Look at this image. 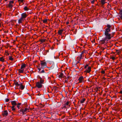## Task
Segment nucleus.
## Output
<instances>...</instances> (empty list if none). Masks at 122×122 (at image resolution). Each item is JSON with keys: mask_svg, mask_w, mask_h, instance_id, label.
<instances>
[{"mask_svg": "<svg viewBox=\"0 0 122 122\" xmlns=\"http://www.w3.org/2000/svg\"><path fill=\"white\" fill-rule=\"evenodd\" d=\"M63 30L61 29L59 30L58 31V34L60 35H61L62 34V32Z\"/></svg>", "mask_w": 122, "mask_h": 122, "instance_id": "nucleus-14", "label": "nucleus"}, {"mask_svg": "<svg viewBox=\"0 0 122 122\" xmlns=\"http://www.w3.org/2000/svg\"><path fill=\"white\" fill-rule=\"evenodd\" d=\"M55 70H58V67L57 65H56L55 66Z\"/></svg>", "mask_w": 122, "mask_h": 122, "instance_id": "nucleus-33", "label": "nucleus"}, {"mask_svg": "<svg viewBox=\"0 0 122 122\" xmlns=\"http://www.w3.org/2000/svg\"><path fill=\"white\" fill-rule=\"evenodd\" d=\"M9 101V99L7 98L5 99V101L6 102H8Z\"/></svg>", "mask_w": 122, "mask_h": 122, "instance_id": "nucleus-34", "label": "nucleus"}, {"mask_svg": "<svg viewBox=\"0 0 122 122\" xmlns=\"http://www.w3.org/2000/svg\"><path fill=\"white\" fill-rule=\"evenodd\" d=\"M106 27L107 28L105 29L104 32V35L105 37L104 38H102V40H100L99 42L101 44H104L106 45L108 43L107 41L111 39V38L113 37L109 33L111 32V25L107 24Z\"/></svg>", "mask_w": 122, "mask_h": 122, "instance_id": "nucleus-1", "label": "nucleus"}, {"mask_svg": "<svg viewBox=\"0 0 122 122\" xmlns=\"http://www.w3.org/2000/svg\"><path fill=\"white\" fill-rule=\"evenodd\" d=\"M8 5L10 8H12L13 6L11 4V3H10L8 4Z\"/></svg>", "mask_w": 122, "mask_h": 122, "instance_id": "nucleus-22", "label": "nucleus"}, {"mask_svg": "<svg viewBox=\"0 0 122 122\" xmlns=\"http://www.w3.org/2000/svg\"><path fill=\"white\" fill-rule=\"evenodd\" d=\"M20 87L21 90H23L25 88V86H24L22 84V83L20 84Z\"/></svg>", "mask_w": 122, "mask_h": 122, "instance_id": "nucleus-11", "label": "nucleus"}, {"mask_svg": "<svg viewBox=\"0 0 122 122\" xmlns=\"http://www.w3.org/2000/svg\"><path fill=\"white\" fill-rule=\"evenodd\" d=\"M19 111L20 112H22V111H23V109H21L19 110Z\"/></svg>", "mask_w": 122, "mask_h": 122, "instance_id": "nucleus-44", "label": "nucleus"}, {"mask_svg": "<svg viewBox=\"0 0 122 122\" xmlns=\"http://www.w3.org/2000/svg\"><path fill=\"white\" fill-rule=\"evenodd\" d=\"M43 83H41L39 82H37L36 83V86L38 88H41L42 87V84Z\"/></svg>", "mask_w": 122, "mask_h": 122, "instance_id": "nucleus-3", "label": "nucleus"}, {"mask_svg": "<svg viewBox=\"0 0 122 122\" xmlns=\"http://www.w3.org/2000/svg\"><path fill=\"white\" fill-rule=\"evenodd\" d=\"M24 9L25 11H27L28 10V9L26 6L24 7Z\"/></svg>", "mask_w": 122, "mask_h": 122, "instance_id": "nucleus-26", "label": "nucleus"}, {"mask_svg": "<svg viewBox=\"0 0 122 122\" xmlns=\"http://www.w3.org/2000/svg\"><path fill=\"white\" fill-rule=\"evenodd\" d=\"M49 52V51L48 50H47V52Z\"/></svg>", "mask_w": 122, "mask_h": 122, "instance_id": "nucleus-59", "label": "nucleus"}, {"mask_svg": "<svg viewBox=\"0 0 122 122\" xmlns=\"http://www.w3.org/2000/svg\"><path fill=\"white\" fill-rule=\"evenodd\" d=\"M37 77L40 79V81L41 83H44V81L43 79H42L41 77L39 75H38Z\"/></svg>", "mask_w": 122, "mask_h": 122, "instance_id": "nucleus-7", "label": "nucleus"}, {"mask_svg": "<svg viewBox=\"0 0 122 122\" xmlns=\"http://www.w3.org/2000/svg\"><path fill=\"white\" fill-rule=\"evenodd\" d=\"M88 64H86L84 68L85 69H86L87 67H88Z\"/></svg>", "mask_w": 122, "mask_h": 122, "instance_id": "nucleus-37", "label": "nucleus"}, {"mask_svg": "<svg viewBox=\"0 0 122 122\" xmlns=\"http://www.w3.org/2000/svg\"><path fill=\"white\" fill-rule=\"evenodd\" d=\"M83 55V54H82L81 53L80 54V56H79V58L80 59H82V56H82V55Z\"/></svg>", "mask_w": 122, "mask_h": 122, "instance_id": "nucleus-24", "label": "nucleus"}, {"mask_svg": "<svg viewBox=\"0 0 122 122\" xmlns=\"http://www.w3.org/2000/svg\"><path fill=\"white\" fill-rule=\"evenodd\" d=\"M9 59L11 61H12L13 60V58L11 57V56H9Z\"/></svg>", "mask_w": 122, "mask_h": 122, "instance_id": "nucleus-29", "label": "nucleus"}, {"mask_svg": "<svg viewBox=\"0 0 122 122\" xmlns=\"http://www.w3.org/2000/svg\"><path fill=\"white\" fill-rule=\"evenodd\" d=\"M21 104V103H18L17 104V107L18 108V109L20 108V105Z\"/></svg>", "mask_w": 122, "mask_h": 122, "instance_id": "nucleus-25", "label": "nucleus"}, {"mask_svg": "<svg viewBox=\"0 0 122 122\" xmlns=\"http://www.w3.org/2000/svg\"><path fill=\"white\" fill-rule=\"evenodd\" d=\"M105 48H103L102 47H101V49L102 50V51H103L104 49H105Z\"/></svg>", "mask_w": 122, "mask_h": 122, "instance_id": "nucleus-45", "label": "nucleus"}, {"mask_svg": "<svg viewBox=\"0 0 122 122\" xmlns=\"http://www.w3.org/2000/svg\"><path fill=\"white\" fill-rule=\"evenodd\" d=\"M21 17L22 19H23V18H25L27 16L26 14L25 13H22L21 14Z\"/></svg>", "mask_w": 122, "mask_h": 122, "instance_id": "nucleus-5", "label": "nucleus"}, {"mask_svg": "<svg viewBox=\"0 0 122 122\" xmlns=\"http://www.w3.org/2000/svg\"><path fill=\"white\" fill-rule=\"evenodd\" d=\"M29 109L28 108H25L24 109H23V111L22 112V113L23 114L25 113V112H26L29 111Z\"/></svg>", "mask_w": 122, "mask_h": 122, "instance_id": "nucleus-9", "label": "nucleus"}, {"mask_svg": "<svg viewBox=\"0 0 122 122\" xmlns=\"http://www.w3.org/2000/svg\"><path fill=\"white\" fill-rule=\"evenodd\" d=\"M1 14L0 13V17L1 16Z\"/></svg>", "mask_w": 122, "mask_h": 122, "instance_id": "nucleus-56", "label": "nucleus"}, {"mask_svg": "<svg viewBox=\"0 0 122 122\" xmlns=\"http://www.w3.org/2000/svg\"><path fill=\"white\" fill-rule=\"evenodd\" d=\"M45 71L44 70H42L39 73H44L45 72Z\"/></svg>", "mask_w": 122, "mask_h": 122, "instance_id": "nucleus-31", "label": "nucleus"}, {"mask_svg": "<svg viewBox=\"0 0 122 122\" xmlns=\"http://www.w3.org/2000/svg\"><path fill=\"white\" fill-rule=\"evenodd\" d=\"M69 104V102L68 101H67V102L65 104V105H68Z\"/></svg>", "mask_w": 122, "mask_h": 122, "instance_id": "nucleus-36", "label": "nucleus"}, {"mask_svg": "<svg viewBox=\"0 0 122 122\" xmlns=\"http://www.w3.org/2000/svg\"><path fill=\"white\" fill-rule=\"evenodd\" d=\"M86 99L85 98H83L80 101V102L81 103H83L84 101H85Z\"/></svg>", "mask_w": 122, "mask_h": 122, "instance_id": "nucleus-18", "label": "nucleus"}, {"mask_svg": "<svg viewBox=\"0 0 122 122\" xmlns=\"http://www.w3.org/2000/svg\"><path fill=\"white\" fill-rule=\"evenodd\" d=\"M120 93L121 94H122V90H121L120 91Z\"/></svg>", "mask_w": 122, "mask_h": 122, "instance_id": "nucleus-50", "label": "nucleus"}, {"mask_svg": "<svg viewBox=\"0 0 122 122\" xmlns=\"http://www.w3.org/2000/svg\"><path fill=\"white\" fill-rule=\"evenodd\" d=\"M14 83L15 85L17 86H18L20 85V84H18V82H16L15 81H14Z\"/></svg>", "mask_w": 122, "mask_h": 122, "instance_id": "nucleus-21", "label": "nucleus"}, {"mask_svg": "<svg viewBox=\"0 0 122 122\" xmlns=\"http://www.w3.org/2000/svg\"><path fill=\"white\" fill-rule=\"evenodd\" d=\"M40 41L42 43L45 41V40L44 39H40Z\"/></svg>", "mask_w": 122, "mask_h": 122, "instance_id": "nucleus-27", "label": "nucleus"}, {"mask_svg": "<svg viewBox=\"0 0 122 122\" xmlns=\"http://www.w3.org/2000/svg\"><path fill=\"white\" fill-rule=\"evenodd\" d=\"M82 67H81V70H82Z\"/></svg>", "mask_w": 122, "mask_h": 122, "instance_id": "nucleus-62", "label": "nucleus"}, {"mask_svg": "<svg viewBox=\"0 0 122 122\" xmlns=\"http://www.w3.org/2000/svg\"><path fill=\"white\" fill-rule=\"evenodd\" d=\"M119 14H120L119 16L120 18L122 19V10H120Z\"/></svg>", "mask_w": 122, "mask_h": 122, "instance_id": "nucleus-13", "label": "nucleus"}, {"mask_svg": "<svg viewBox=\"0 0 122 122\" xmlns=\"http://www.w3.org/2000/svg\"><path fill=\"white\" fill-rule=\"evenodd\" d=\"M41 105L42 106V107H43L44 106L42 104H41Z\"/></svg>", "mask_w": 122, "mask_h": 122, "instance_id": "nucleus-60", "label": "nucleus"}, {"mask_svg": "<svg viewBox=\"0 0 122 122\" xmlns=\"http://www.w3.org/2000/svg\"><path fill=\"white\" fill-rule=\"evenodd\" d=\"M105 0H100V2H101L102 4L103 5L106 3L105 2Z\"/></svg>", "mask_w": 122, "mask_h": 122, "instance_id": "nucleus-15", "label": "nucleus"}, {"mask_svg": "<svg viewBox=\"0 0 122 122\" xmlns=\"http://www.w3.org/2000/svg\"><path fill=\"white\" fill-rule=\"evenodd\" d=\"M18 1L19 2H23V0H18Z\"/></svg>", "mask_w": 122, "mask_h": 122, "instance_id": "nucleus-32", "label": "nucleus"}, {"mask_svg": "<svg viewBox=\"0 0 122 122\" xmlns=\"http://www.w3.org/2000/svg\"><path fill=\"white\" fill-rule=\"evenodd\" d=\"M41 68L42 69H44L45 68L47 67L46 66V62H41Z\"/></svg>", "mask_w": 122, "mask_h": 122, "instance_id": "nucleus-2", "label": "nucleus"}, {"mask_svg": "<svg viewBox=\"0 0 122 122\" xmlns=\"http://www.w3.org/2000/svg\"><path fill=\"white\" fill-rule=\"evenodd\" d=\"M39 95H40V94L39 93V94H38L37 95H38V96H39Z\"/></svg>", "mask_w": 122, "mask_h": 122, "instance_id": "nucleus-61", "label": "nucleus"}, {"mask_svg": "<svg viewBox=\"0 0 122 122\" xmlns=\"http://www.w3.org/2000/svg\"><path fill=\"white\" fill-rule=\"evenodd\" d=\"M101 73L103 74H104L105 73V71H104L103 70L101 72Z\"/></svg>", "mask_w": 122, "mask_h": 122, "instance_id": "nucleus-40", "label": "nucleus"}, {"mask_svg": "<svg viewBox=\"0 0 122 122\" xmlns=\"http://www.w3.org/2000/svg\"><path fill=\"white\" fill-rule=\"evenodd\" d=\"M23 19H22V18H20L18 20V23L19 24H20L22 22V20Z\"/></svg>", "mask_w": 122, "mask_h": 122, "instance_id": "nucleus-17", "label": "nucleus"}, {"mask_svg": "<svg viewBox=\"0 0 122 122\" xmlns=\"http://www.w3.org/2000/svg\"><path fill=\"white\" fill-rule=\"evenodd\" d=\"M111 5L108 4V5H107V7H108L109 8V6L110 7H111Z\"/></svg>", "mask_w": 122, "mask_h": 122, "instance_id": "nucleus-38", "label": "nucleus"}, {"mask_svg": "<svg viewBox=\"0 0 122 122\" xmlns=\"http://www.w3.org/2000/svg\"><path fill=\"white\" fill-rule=\"evenodd\" d=\"M111 59L112 60H114L115 59V58L114 57H112Z\"/></svg>", "mask_w": 122, "mask_h": 122, "instance_id": "nucleus-41", "label": "nucleus"}, {"mask_svg": "<svg viewBox=\"0 0 122 122\" xmlns=\"http://www.w3.org/2000/svg\"><path fill=\"white\" fill-rule=\"evenodd\" d=\"M2 115L4 117H6L7 116L8 113L7 110H5L4 112H2Z\"/></svg>", "mask_w": 122, "mask_h": 122, "instance_id": "nucleus-4", "label": "nucleus"}, {"mask_svg": "<svg viewBox=\"0 0 122 122\" xmlns=\"http://www.w3.org/2000/svg\"><path fill=\"white\" fill-rule=\"evenodd\" d=\"M63 108H66V105H65V104H64V106H63Z\"/></svg>", "mask_w": 122, "mask_h": 122, "instance_id": "nucleus-35", "label": "nucleus"}, {"mask_svg": "<svg viewBox=\"0 0 122 122\" xmlns=\"http://www.w3.org/2000/svg\"><path fill=\"white\" fill-rule=\"evenodd\" d=\"M14 3V1H10V3Z\"/></svg>", "mask_w": 122, "mask_h": 122, "instance_id": "nucleus-39", "label": "nucleus"}, {"mask_svg": "<svg viewBox=\"0 0 122 122\" xmlns=\"http://www.w3.org/2000/svg\"><path fill=\"white\" fill-rule=\"evenodd\" d=\"M95 42V40H94L93 41H92V43H94Z\"/></svg>", "mask_w": 122, "mask_h": 122, "instance_id": "nucleus-53", "label": "nucleus"}, {"mask_svg": "<svg viewBox=\"0 0 122 122\" xmlns=\"http://www.w3.org/2000/svg\"><path fill=\"white\" fill-rule=\"evenodd\" d=\"M19 70V72L20 73H23V72L24 70V69H20Z\"/></svg>", "mask_w": 122, "mask_h": 122, "instance_id": "nucleus-20", "label": "nucleus"}, {"mask_svg": "<svg viewBox=\"0 0 122 122\" xmlns=\"http://www.w3.org/2000/svg\"><path fill=\"white\" fill-rule=\"evenodd\" d=\"M69 22H66V24L67 25H68V24H69Z\"/></svg>", "mask_w": 122, "mask_h": 122, "instance_id": "nucleus-52", "label": "nucleus"}, {"mask_svg": "<svg viewBox=\"0 0 122 122\" xmlns=\"http://www.w3.org/2000/svg\"><path fill=\"white\" fill-rule=\"evenodd\" d=\"M76 31L75 32H74V33L75 34H76V31H77V30H75Z\"/></svg>", "mask_w": 122, "mask_h": 122, "instance_id": "nucleus-47", "label": "nucleus"}, {"mask_svg": "<svg viewBox=\"0 0 122 122\" xmlns=\"http://www.w3.org/2000/svg\"><path fill=\"white\" fill-rule=\"evenodd\" d=\"M0 61L2 62H4V59L2 57H0Z\"/></svg>", "mask_w": 122, "mask_h": 122, "instance_id": "nucleus-28", "label": "nucleus"}, {"mask_svg": "<svg viewBox=\"0 0 122 122\" xmlns=\"http://www.w3.org/2000/svg\"><path fill=\"white\" fill-rule=\"evenodd\" d=\"M65 81L66 82H67V81L66 80H65Z\"/></svg>", "mask_w": 122, "mask_h": 122, "instance_id": "nucleus-57", "label": "nucleus"}, {"mask_svg": "<svg viewBox=\"0 0 122 122\" xmlns=\"http://www.w3.org/2000/svg\"><path fill=\"white\" fill-rule=\"evenodd\" d=\"M55 66V64L54 63L50 67H48L47 68H48L49 70H52L54 68Z\"/></svg>", "mask_w": 122, "mask_h": 122, "instance_id": "nucleus-8", "label": "nucleus"}, {"mask_svg": "<svg viewBox=\"0 0 122 122\" xmlns=\"http://www.w3.org/2000/svg\"><path fill=\"white\" fill-rule=\"evenodd\" d=\"M97 90L96 91L97 92V91H98V88L97 87Z\"/></svg>", "mask_w": 122, "mask_h": 122, "instance_id": "nucleus-49", "label": "nucleus"}, {"mask_svg": "<svg viewBox=\"0 0 122 122\" xmlns=\"http://www.w3.org/2000/svg\"><path fill=\"white\" fill-rule=\"evenodd\" d=\"M10 102L13 105L12 106H14L15 107V106L17 105L16 101H12Z\"/></svg>", "mask_w": 122, "mask_h": 122, "instance_id": "nucleus-6", "label": "nucleus"}, {"mask_svg": "<svg viewBox=\"0 0 122 122\" xmlns=\"http://www.w3.org/2000/svg\"><path fill=\"white\" fill-rule=\"evenodd\" d=\"M7 55H9V53H7Z\"/></svg>", "mask_w": 122, "mask_h": 122, "instance_id": "nucleus-58", "label": "nucleus"}, {"mask_svg": "<svg viewBox=\"0 0 122 122\" xmlns=\"http://www.w3.org/2000/svg\"><path fill=\"white\" fill-rule=\"evenodd\" d=\"M120 99H121V100H122V98H120Z\"/></svg>", "mask_w": 122, "mask_h": 122, "instance_id": "nucleus-64", "label": "nucleus"}, {"mask_svg": "<svg viewBox=\"0 0 122 122\" xmlns=\"http://www.w3.org/2000/svg\"><path fill=\"white\" fill-rule=\"evenodd\" d=\"M25 67V64H23L20 67V69H23Z\"/></svg>", "mask_w": 122, "mask_h": 122, "instance_id": "nucleus-19", "label": "nucleus"}, {"mask_svg": "<svg viewBox=\"0 0 122 122\" xmlns=\"http://www.w3.org/2000/svg\"><path fill=\"white\" fill-rule=\"evenodd\" d=\"M119 50H116V51L117 53H119Z\"/></svg>", "mask_w": 122, "mask_h": 122, "instance_id": "nucleus-46", "label": "nucleus"}, {"mask_svg": "<svg viewBox=\"0 0 122 122\" xmlns=\"http://www.w3.org/2000/svg\"><path fill=\"white\" fill-rule=\"evenodd\" d=\"M77 59H78V58H79V57H77Z\"/></svg>", "mask_w": 122, "mask_h": 122, "instance_id": "nucleus-63", "label": "nucleus"}, {"mask_svg": "<svg viewBox=\"0 0 122 122\" xmlns=\"http://www.w3.org/2000/svg\"><path fill=\"white\" fill-rule=\"evenodd\" d=\"M63 75V74L62 73H61L58 76L59 78H61L62 77Z\"/></svg>", "mask_w": 122, "mask_h": 122, "instance_id": "nucleus-16", "label": "nucleus"}, {"mask_svg": "<svg viewBox=\"0 0 122 122\" xmlns=\"http://www.w3.org/2000/svg\"><path fill=\"white\" fill-rule=\"evenodd\" d=\"M38 70H39V71H38V72L39 73V72H40V71L41 70V69L40 68H38Z\"/></svg>", "mask_w": 122, "mask_h": 122, "instance_id": "nucleus-42", "label": "nucleus"}, {"mask_svg": "<svg viewBox=\"0 0 122 122\" xmlns=\"http://www.w3.org/2000/svg\"><path fill=\"white\" fill-rule=\"evenodd\" d=\"M47 22V19H45L43 20V22L44 23H46Z\"/></svg>", "mask_w": 122, "mask_h": 122, "instance_id": "nucleus-30", "label": "nucleus"}, {"mask_svg": "<svg viewBox=\"0 0 122 122\" xmlns=\"http://www.w3.org/2000/svg\"><path fill=\"white\" fill-rule=\"evenodd\" d=\"M14 106H12L11 107L12 110L13 111H15V108H14Z\"/></svg>", "mask_w": 122, "mask_h": 122, "instance_id": "nucleus-23", "label": "nucleus"}, {"mask_svg": "<svg viewBox=\"0 0 122 122\" xmlns=\"http://www.w3.org/2000/svg\"><path fill=\"white\" fill-rule=\"evenodd\" d=\"M83 79V77L82 76H80L78 79V80L79 81V82L81 83L82 82Z\"/></svg>", "mask_w": 122, "mask_h": 122, "instance_id": "nucleus-10", "label": "nucleus"}, {"mask_svg": "<svg viewBox=\"0 0 122 122\" xmlns=\"http://www.w3.org/2000/svg\"><path fill=\"white\" fill-rule=\"evenodd\" d=\"M85 53V52L84 51H82L81 52V53L83 54L84 53Z\"/></svg>", "mask_w": 122, "mask_h": 122, "instance_id": "nucleus-51", "label": "nucleus"}, {"mask_svg": "<svg viewBox=\"0 0 122 122\" xmlns=\"http://www.w3.org/2000/svg\"><path fill=\"white\" fill-rule=\"evenodd\" d=\"M80 63L79 62V61H77V63L76 64H77L78 63Z\"/></svg>", "mask_w": 122, "mask_h": 122, "instance_id": "nucleus-55", "label": "nucleus"}, {"mask_svg": "<svg viewBox=\"0 0 122 122\" xmlns=\"http://www.w3.org/2000/svg\"><path fill=\"white\" fill-rule=\"evenodd\" d=\"M94 0H93L91 1V3L92 4L94 3Z\"/></svg>", "mask_w": 122, "mask_h": 122, "instance_id": "nucleus-43", "label": "nucleus"}, {"mask_svg": "<svg viewBox=\"0 0 122 122\" xmlns=\"http://www.w3.org/2000/svg\"><path fill=\"white\" fill-rule=\"evenodd\" d=\"M42 50H43L44 51L45 50V48H42Z\"/></svg>", "mask_w": 122, "mask_h": 122, "instance_id": "nucleus-54", "label": "nucleus"}, {"mask_svg": "<svg viewBox=\"0 0 122 122\" xmlns=\"http://www.w3.org/2000/svg\"><path fill=\"white\" fill-rule=\"evenodd\" d=\"M91 67H88L86 70V72L88 73H89L91 71Z\"/></svg>", "mask_w": 122, "mask_h": 122, "instance_id": "nucleus-12", "label": "nucleus"}, {"mask_svg": "<svg viewBox=\"0 0 122 122\" xmlns=\"http://www.w3.org/2000/svg\"><path fill=\"white\" fill-rule=\"evenodd\" d=\"M65 117V116L64 115V116H63L62 117V118H63Z\"/></svg>", "mask_w": 122, "mask_h": 122, "instance_id": "nucleus-48", "label": "nucleus"}]
</instances>
